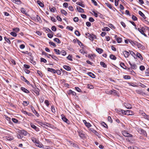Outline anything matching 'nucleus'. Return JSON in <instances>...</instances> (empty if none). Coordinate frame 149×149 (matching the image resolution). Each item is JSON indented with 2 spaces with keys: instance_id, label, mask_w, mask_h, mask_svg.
<instances>
[{
  "instance_id": "9",
  "label": "nucleus",
  "mask_w": 149,
  "mask_h": 149,
  "mask_svg": "<svg viewBox=\"0 0 149 149\" xmlns=\"http://www.w3.org/2000/svg\"><path fill=\"white\" fill-rule=\"evenodd\" d=\"M61 116L62 117V119L63 120L64 122L68 124L69 121L68 119L65 118L64 116L62 114L61 115Z\"/></svg>"
},
{
  "instance_id": "43",
  "label": "nucleus",
  "mask_w": 149,
  "mask_h": 149,
  "mask_svg": "<svg viewBox=\"0 0 149 149\" xmlns=\"http://www.w3.org/2000/svg\"><path fill=\"white\" fill-rule=\"evenodd\" d=\"M145 74L146 76H149V68L146 69L145 71Z\"/></svg>"
},
{
  "instance_id": "17",
  "label": "nucleus",
  "mask_w": 149,
  "mask_h": 149,
  "mask_svg": "<svg viewBox=\"0 0 149 149\" xmlns=\"http://www.w3.org/2000/svg\"><path fill=\"white\" fill-rule=\"evenodd\" d=\"M96 49L97 52L99 54H101L103 52V50L102 49L99 48H96Z\"/></svg>"
},
{
  "instance_id": "45",
  "label": "nucleus",
  "mask_w": 149,
  "mask_h": 149,
  "mask_svg": "<svg viewBox=\"0 0 149 149\" xmlns=\"http://www.w3.org/2000/svg\"><path fill=\"white\" fill-rule=\"evenodd\" d=\"M56 73L58 75H60L61 74V72L59 70H56L55 73Z\"/></svg>"
},
{
  "instance_id": "39",
  "label": "nucleus",
  "mask_w": 149,
  "mask_h": 149,
  "mask_svg": "<svg viewBox=\"0 0 149 149\" xmlns=\"http://www.w3.org/2000/svg\"><path fill=\"white\" fill-rule=\"evenodd\" d=\"M129 52L131 55L133 56L134 58H135L136 56V55L135 54V53L131 51H129Z\"/></svg>"
},
{
  "instance_id": "10",
  "label": "nucleus",
  "mask_w": 149,
  "mask_h": 149,
  "mask_svg": "<svg viewBox=\"0 0 149 149\" xmlns=\"http://www.w3.org/2000/svg\"><path fill=\"white\" fill-rule=\"evenodd\" d=\"M36 145L40 148H42L43 146V145L39 141H37L35 143Z\"/></svg>"
},
{
  "instance_id": "31",
  "label": "nucleus",
  "mask_w": 149,
  "mask_h": 149,
  "mask_svg": "<svg viewBox=\"0 0 149 149\" xmlns=\"http://www.w3.org/2000/svg\"><path fill=\"white\" fill-rule=\"evenodd\" d=\"M110 58L111 59L114 60H115L116 58V57L113 54H111L110 55Z\"/></svg>"
},
{
  "instance_id": "20",
  "label": "nucleus",
  "mask_w": 149,
  "mask_h": 149,
  "mask_svg": "<svg viewBox=\"0 0 149 149\" xmlns=\"http://www.w3.org/2000/svg\"><path fill=\"white\" fill-rule=\"evenodd\" d=\"M23 113L29 116H33V115L31 113H29L27 112L26 111H23Z\"/></svg>"
},
{
  "instance_id": "56",
  "label": "nucleus",
  "mask_w": 149,
  "mask_h": 149,
  "mask_svg": "<svg viewBox=\"0 0 149 149\" xmlns=\"http://www.w3.org/2000/svg\"><path fill=\"white\" fill-rule=\"evenodd\" d=\"M51 29L54 31H55L56 30V27L55 26H53L52 27Z\"/></svg>"
},
{
  "instance_id": "29",
  "label": "nucleus",
  "mask_w": 149,
  "mask_h": 149,
  "mask_svg": "<svg viewBox=\"0 0 149 149\" xmlns=\"http://www.w3.org/2000/svg\"><path fill=\"white\" fill-rule=\"evenodd\" d=\"M122 114L124 115H129V113H128V110L125 111L123 110Z\"/></svg>"
},
{
  "instance_id": "22",
  "label": "nucleus",
  "mask_w": 149,
  "mask_h": 149,
  "mask_svg": "<svg viewBox=\"0 0 149 149\" xmlns=\"http://www.w3.org/2000/svg\"><path fill=\"white\" fill-rule=\"evenodd\" d=\"M39 89L37 88H35L34 89V91L37 95H39Z\"/></svg>"
},
{
  "instance_id": "15",
  "label": "nucleus",
  "mask_w": 149,
  "mask_h": 149,
  "mask_svg": "<svg viewBox=\"0 0 149 149\" xmlns=\"http://www.w3.org/2000/svg\"><path fill=\"white\" fill-rule=\"evenodd\" d=\"M63 68L65 69L67 71H70L71 70V68L68 66L64 65L63 66Z\"/></svg>"
},
{
  "instance_id": "50",
  "label": "nucleus",
  "mask_w": 149,
  "mask_h": 149,
  "mask_svg": "<svg viewBox=\"0 0 149 149\" xmlns=\"http://www.w3.org/2000/svg\"><path fill=\"white\" fill-rule=\"evenodd\" d=\"M108 26L110 28L114 29H115V27L112 24H109L108 25Z\"/></svg>"
},
{
  "instance_id": "2",
  "label": "nucleus",
  "mask_w": 149,
  "mask_h": 149,
  "mask_svg": "<svg viewBox=\"0 0 149 149\" xmlns=\"http://www.w3.org/2000/svg\"><path fill=\"white\" fill-rule=\"evenodd\" d=\"M85 35L87 38L88 37L90 40L92 41H93L94 39L96 38L95 36L93 34L91 35L89 33H86Z\"/></svg>"
},
{
  "instance_id": "61",
  "label": "nucleus",
  "mask_w": 149,
  "mask_h": 149,
  "mask_svg": "<svg viewBox=\"0 0 149 149\" xmlns=\"http://www.w3.org/2000/svg\"><path fill=\"white\" fill-rule=\"evenodd\" d=\"M68 3H64L63 4V6L65 8H68Z\"/></svg>"
},
{
  "instance_id": "57",
  "label": "nucleus",
  "mask_w": 149,
  "mask_h": 149,
  "mask_svg": "<svg viewBox=\"0 0 149 149\" xmlns=\"http://www.w3.org/2000/svg\"><path fill=\"white\" fill-rule=\"evenodd\" d=\"M52 58L54 59V60L57 61L58 58H57L54 55H52Z\"/></svg>"
},
{
  "instance_id": "42",
  "label": "nucleus",
  "mask_w": 149,
  "mask_h": 149,
  "mask_svg": "<svg viewBox=\"0 0 149 149\" xmlns=\"http://www.w3.org/2000/svg\"><path fill=\"white\" fill-rule=\"evenodd\" d=\"M28 56H30V58L31 60H33V58L32 56V54L31 53H28Z\"/></svg>"
},
{
  "instance_id": "47",
  "label": "nucleus",
  "mask_w": 149,
  "mask_h": 149,
  "mask_svg": "<svg viewBox=\"0 0 149 149\" xmlns=\"http://www.w3.org/2000/svg\"><path fill=\"white\" fill-rule=\"evenodd\" d=\"M123 110L121 109H117V112L118 113L120 114L122 113H123Z\"/></svg>"
},
{
  "instance_id": "60",
  "label": "nucleus",
  "mask_w": 149,
  "mask_h": 149,
  "mask_svg": "<svg viewBox=\"0 0 149 149\" xmlns=\"http://www.w3.org/2000/svg\"><path fill=\"white\" fill-rule=\"evenodd\" d=\"M145 69V67L143 65H141L140 67V69L142 71L144 70Z\"/></svg>"
},
{
  "instance_id": "34",
  "label": "nucleus",
  "mask_w": 149,
  "mask_h": 149,
  "mask_svg": "<svg viewBox=\"0 0 149 149\" xmlns=\"http://www.w3.org/2000/svg\"><path fill=\"white\" fill-rule=\"evenodd\" d=\"M123 78L125 79H131L130 76L127 75L123 76Z\"/></svg>"
},
{
  "instance_id": "63",
  "label": "nucleus",
  "mask_w": 149,
  "mask_h": 149,
  "mask_svg": "<svg viewBox=\"0 0 149 149\" xmlns=\"http://www.w3.org/2000/svg\"><path fill=\"white\" fill-rule=\"evenodd\" d=\"M47 36L49 38H51L53 37V35L51 33V34L48 33L47 34Z\"/></svg>"
},
{
  "instance_id": "7",
  "label": "nucleus",
  "mask_w": 149,
  "mask_h": 149,
  "mask_svg": "<svg viewBox=\"0 0 149 149\" xmlns=\"http://www.w3.org/2000/svg\"><path fill=\"white\" fill-rule=\"evenodd\" d=\"M30 126L32 128L34 129L36 132H38L39 131V128L34 125L33 123H31L30 124Z\"/></svg>"
},
{
  "instance_id": "53",
  "label": "nucleus",
  "mask_w": 149,
  "mask_h": 149,
  "mask_svg": "<svg viewBox=\"0 0 149 149\" xmlns=\"http://www.w3.org/2000/svg\"><path fill=\"white\" fill-rule=\"evenodd\" d=\"M67 29H69V30L71 31H72L73 30V27L72 26H68L67 27V28H66Z\"/></svg>"
},
{
  "instance_id": "32",
  "label": "nucleus",
  "mask_w": 149,
  "mask_h": 149,
  "mask_svg": "<svg viewBox=\"0 0 149 149\" xmlns=\"http://www.w3.org/2000/svg\"><path fill=\"white\" fill-rule=\"evenodd\" d=\"M112 94L114 95H117V91L114 89L112 90Z\"/></svg>"
},
{
  "instance_id": "5",
  "label": "nucleus",
  "mask_w": 149,
  "mask_h": 149,
  "mask_svg": "<svg viewBox=\"0 0 149 149\" xmlns=\"http://www.w3.org/2000/svg\"><path fill=\"white\" fill-rule=\"evenodd\" d=\"M137 131L140 134H142L145 136H147V133L145 131L141 129H138Z\"/></svg>"
},
{
  "instance_id": "25",
  "label": "nucleus",
  "mask_w": 149,
  "mask_h": 149,
  "mask_svg": "<svg viewBox=\"0 0 149 149\" xmlns=\"http://www.w3.org/2000/svg\"><path fill=\"white\" fill-rule=\"evenodd\" d=\"M88 75L92 78H94L95 77V75L91 72H89L88 73Z\"/></svg>"
},
{
  "instance_id": "38",
  "label": "nucleus",
  "mask_w": 149,
  "mask_h": 149,
  "mask_svg": "<svg viewBox=\"0 0 149 149\" xmlns=\"http://www.w3.org/2000/svg\"><path fill=\"white\" fill-rule=\"evenodd\" d=\"M54 50L57 54L59 55L60 54V52L59 50L57 49H54Z\"/></svg>"
},
{
  "instance_id": "37",
  "label": "nucleus",
  "mask_w": 149,
  "mask_h": 149,
  "mask_svg": "<svg viewBox=\"0 0 149 149\" xmlns=\"http://www.w3.org/2000/svg\"><path fill=\"white\" fill-rule=\"evenodd\" d=\"M60 54H61L63 56H65L66 54V52L64 50H62L60 52Z\"/></svg>"
},
{
  "instance_id": "59",
  "label": "nucleus",
  "mask_w": 149,
  "mask_h": 149,
  "mask_svg": "<svg viewBox=\"0 0 149 149\" xmlns=\"http://www.w3.org/2000/svg\"><path fill=\"white\" fill-rule=\"evenodd\" d=\"M108 121L110 123H111L112 122V120L110 116H108Z\"/></svg>"
},
{
  "instance_id": "64",
  "label": "nucleus",
  "mask_w": 149,
  "mask_h": 149,
  "mask_svg": "<svg viewBox=\"0 0 149 149\" xmlns=\"http://www.w3.org/2000/svg\"><path fill=\"white\" fill-rule=\"evenodd\" d=\"M17 136L18 138L20 139H22L23 136H21L20 134H17Z\"/></svg>"
},
{
  "instance_id": "30",
  "label": "nucleus",
  "mask_w": 149,
  "mask_h": 149,
  "mask_svg": "<svg viewBox=\"0 0 149 149\" xmlns=\"http://www.w3.org/2000/svg\"><path fill=\"white\" fill-rule=\"evenodd\" d=\"M100 65L104 68H107V66L105 63L103 62H101L100 63Z\"/></svg>"
},
{
  "instance_id": "49",
  "label": "nucleus",
  "mask_w": 149,
  "mask_h": 149,
  "mask_svg": "<svg viewBox=\"0 0 149 149\" xmlns=\"http://www.w3.org/2000/svg\"><path fill=\"white\" fill-rule=\"evenodd\" d=\"M67 58L70 61H72V57L71 55H69L67 57Z\"/></svg>"
},
{
  "instance_id": "36",
  "label": "nucleus",
  "mask_w": 149,
  "mask_h": 149,
  "mask_svg": "<svg viewBox=\"0 0 149 149\" xmlns=\"http://www.w3.org/2000/svg\"><path fill=\"white\" fill-rule=\"evenodd\" d=\"M76 3L78 5H79L80 6H81V7L83 8H84L85 6L84 5L82 4L81 3L79 2H78Z\"/></svg>"
},
{
  "instance_id": "51",
  "label": "nucleus",
  "mask_w": 149,
  "mask_h": 149,
  "mask_svg": "<svg viewBox=\"0 0 149 149\" xmlns=\"http://www.w3.org/2000/svg\"><path fill=\"white\" fill-rule=\"evenodd\" d=\"M12 121L15 123H17L18 121V120L15 118H12Z\"/></svg>"
},
{
  "instance_id": "24",
  "label": "nucleus",
  "mask_w": 149,
  "mask_h": 149,
  "mask_svg": "<svg viewBox=\"0 0 149 149\" xmlns=\"http://www.w3.org/2000/svg\"><path fill=\"white\" fill-rule=\"evenodd\" d=\"M106 5L110 9H112V6L111 4L108 2H106L105 3Z\"/></svg>"
},
{
  "instance_id": "16",
  "label": "nucleus",
  "mask_w": 149,
  "mask_h": 149,
  "mask_svg": "<svg viewBox=\"0 0 149 149\" xmlns=\"http://www.w3.org/2000/svg\"><path fill=\"white\" fill-rule=\"evenodd\" d=\"M47 71H48L52 72L53 73H55L56 70L53 68H47Z\"/></svg>"
},
{
  "instance_id": "3",
  "label": "nucleus",
  "mask_w": 149,
  "mask_h": 149,
  "mask_svg": "<svg viewBox=\"0 0 149 149\" xmlns=\"http://www.w3.org/2000/svg\"><path fill=\"white\" fill-rule=\"evenodd\" d=\"M138 30L145 37H147V35L144 33L145 29L144 27H141L140 28H138Z\"/></svg>"
},
{
  "instance_id": "44",
  "label": "nucleus",
  "mask_w": 149,
  "mask_h": 149,
  "mask_svg": "<svg viewBox=\"0 0 149 149\" xmlns=\"http://www.w3.org/2000/svg\"><path fill=\"white\" fill-rule=\"evenodd\" d=\"M74 33L76 36H79L80 35V34L79 32L77 30L75 31L74 32Z\"/></svg>"
},
{
  "instance_id": "52",
  "label": "nucleus",
  "mask_w": 149,
  "mask_h": 149,
  "mask_svg": "<svg viewBox=\"0 0 149 149\" xmlns=\"http://www.w3.org/2000/svg\"><path fill=\"white\" fill-rule=\"evenodd\" d=\"M10 34L14 37H16L17 36V34L14 32H12L10 33Z\"/></svg>"
},
{
  "instance_id": "13",
  "label": "nucleus",
  "mask_w": 149,
  "mask_h": 149,
  "mask_svg": "<svg viewBox=\"0 0 149 149\" xmlns=\"http://www.w3.org/2000/svg\"><path fill=\"white\" fill-rule=\"evenodd\" d=\"M77 9L80 13H83L84 12V9L79 6H77Z\"/></svg>"
},
{
  "instance_id": "4",
  "label": "nucleus",
  "mask_w": 149,
  "mask_h": 149,
  "mask_svg": "<svg viewBox=\"0 0 149 149\" xmlns=\"http://www.w3.org/2000/svg\"><path fill=\"white\" fill-rule=\"evenodd\" d=\"M122 134L123 135L125 136L128 137L130 138V140H132V135L131 134L128 133L127 131H123Z\"/></svg>"
},
{
  "instance_id": "46",
  "label": "nucleus",
  "mask_w": 149,
  "mask_h": 149,
  "mask_svg": "<svg viewBox=\"0 0 149 149\" xmlns=\"http://www.w3.org/2000/svg\"><path fill=\"white\" fill-rule=\"evenodd\" d=\"M132 18L134 21H136L137 20V17L133 15H132Z\"/></svg>"
},
{
  "instance_id": "35",
  "label": "nucleus",
  "mask_w": 149,
  "mask_h": 149,
  "mask_svg": "<svg viewBox=\"0 0 149 149\" xmlns=\"http://www.w3.org/2000/svg\"><path fill=\"white\" fill-rule=\"evenodd\" d=\"M110 29L107 27H105L102 29V30L103 31H109Z\"/></svg>"
},
{
  "instance_id": "41",
  "label": "nucleus",
  "mask_w": 149,
  "mask_h": 149,
  "mask_svg": "<svg viewBox=\"0 0 149 149\" xmlns=\"http://www.w3.org/2000/svg\"><path fill=\"white\" fill-rule=\"evenodd\" d=\"M54 41L57 42V43H61V41L59 40V39L58 38H55L54 39Z\"/></svg>"
},
{
  "instance_id": "27",
  "label": "nucleus",
  "mask_w": 149,
  "mask_h": 149,
  "mask_svg": "<svg viewBox=\"0 0 149 149\" xmlns=\"http://www.w3.org/2000/svg\"><path fill=\"white\" fill-rule=\"evenodd\" d=\"M37 3L40 7H43L44 6V5L40 1H37Z\"/></svg>"
},
{
  "instance_id": "48",
  "label": "nucleus",
  "mask_w": 149,
  "mask_h": 149,
  "mask_svg": "<svg viewBox=\"0 0 149 149\" xmlns=\"http://www.w3.org/2000/svg\"><path fill=\"white\" fill-rule=\"evenodd\" d=\"M40 61L41 62H43L44 63H46L47 62V60L45 59L42 58H40Z\"/></svg>"
},
{
  "instance_id": "11",
  "label": "nucleus",
  "mask_w": 149,
  "mask_h": 149,
  "mask_svg": "<svg viewBox=\"0 0 149 149\" xmlns=\"http://www.w3.org/2000/svg\"><path fill=\"white\" fill-rule=\"evenodd\" d=\"M20 133L24 136H27L28 135H29V134L27 132L24 130L20 131Z\"/></svg>"
},
{
  "instance_id": "54",
  "label": "nucleus",
  "mask_w": 149,
  "mask_h": 149,
  "mask_svg": "<svg viewBox=\"0 0 149 149\" xmlns=\"http://www.w3.org/2000/svg\"><path fill=\"white\" fill-rule=\"evenodd\" d=\"M92 2L94 4L95 6H97V2L95 0H91Z\"/></svg>"
},
{
  "instance_id": "40",
  "label": "nucleus",
  "mask_w": 149,
  "mask_h": 149,
  "mask_svg": "<svg viewBox=\"0 0 149 149\" xmlns=\"http://www.w3.org/2000/svg\"><path fill=\"white\" fill-rule=\"evenodd\" d=\"M51 111H52V112H53L54 113H55L56 110H55L54 107V106H52L51 107Z\"/></svg>"
},
{
  "instance_id": "26",
  "label": "nucleus",
  "mask_w": 149,
  "mask_h": 149,
  "mask_svg": "<svg viewBox=\"0 0 149 149\" xmlns=\"http://www.w3.org/2000/svg\"><path fill=\"white\" fill-rule=\"evenodd\" d=\"M61 13L66 16L68 14L67 12L63 9L61 10Z\"/></svg>"
},
{
  "instance_id": "12",
  "label": "nucleus",
  "mask_w": 149,
  "mask_h": 149,
  "mask_svg": "<svg viewBox=\"0 0 149 149\" xmlns=\"http://www.w3.org/2000/svg\"><path fill=\"white\" fill-rule=\"evenodd\" d=\"M123 53L124 56L126 58L128 57L130 54L129 52L126 51H123Z\"/></svg>"
},
{
  "instance_id": "23",
  "label": "nucleus",
  "mask_w": 149,
  "mask_h": 149,
  "mask_svg": "<svg viewBox=\"0 0 149 149\" xmlns=\"http://www.w3.org/2000/svg\"><path fill=\"white\" fill-rule=\"evenodd\" d=\"M116 35L115 36V38H116V40L118 43H120L122 41L121 38H117Z\"/></svg>"
},
{
  "instance_id": "19",
  "label": "nucleus",
  "mask_w": 149,
  "mask_h": 149,
  "mask_svg": "<svg viewBox=\"0 0 149 149\" xmlns=\"http://www.w3.org/2000/svg\"><path fill=\"white\" fill-rule=\"evenodd\" d=\"M21 89L24 92L26 93H29V90H27L25 88L22 87L21 88Z\"/></svg>"
},
{
  "instance_id": "21",
  "label": "nucleus",
  "mask_w": 149,
  "mask_h": 149,
  "mask_svg": "<svg viewBox=\"0 0 149 149\" xmlns=\"http://www.w3.org/2000/svg\"><path fill=\"white\" fill-rule=\"evenodd\" d=\"M136 56L140 58V59L141 60L143 59V58L139 52H137L136 53Z\"/></svg>"
},
{
  "instance_id": "6",
  "label": "nucleus",
  "mask_w": 149,
  "mask_h": 149,
  "mask_svg": "<svg viewBox=\"0 0 149 149\" xmlns=\"http://www.w3.org/2000/svg\"><path fill=\"white\" fill-rule=\"evenodd\" d=\"M30 107L32 112L35 114L36 116L38 117L39 116V115L38 112L36 111L34 107L31 105L30 106Z\"/></svg>"
},
{
  "instance_id": "58",
  "label": "nucleus",
  "mask_w": 149,
  "mask_h": 149,
  "mask_svg": "<svg viewBox=\"0 0 149 149\" xmlns=\"http://www.w3.org/2000/svg\"><path fill=\"white\" fill-rule=\"evenodd\" d=\"M128 84L129 86H132L133 87H136L137 86L135 84L133 83H128Z\"/></svg>"
},
{
  "instance_id": "62",
  "label": "nucleus",
  "mask_w": 149,
  "mask_h": 149,
  "mask_svg": "<svg viewBox=\"0 0 149 149\" xmlns=\"http://www.w3.org/2000/svg\"><path fill=\"white\" fill-rule=\"evenodd\" d=\"M69 92L71 93L73 95H76V93L75 92L72 91L71 90H70Z\"/></svg>"
},
{
  "instance_id": "55",
  "label": "nucleus",
  "mask_w": 149,
  "mask_h": 149,
  "mask_svg": "<svg viewBox=\"0 0 149 149\" xmlns=\"http://www.w3.org/2000/svg\"><path fill=\"white\" fill-rule=\"evenodd\" d=\"M45 103L47 107H48L49 105V102L47 100H45Z\"/></svg>"
},
{
  "instance_id": "28",
  "label": "nucleus",
  "mask_w": 149,
  "mask_h": 149,
  "mask_svg": "<svg viewBox=\"0 0 149 149\" xmlns=\"http://www.w3.org/2000/svg\"><path fill=\"white\" fill-rule=\"evenodd\" d=\"M120 65L121 67H122L123 69H127V68H126L127 67H126V66L125 65L124 63H120Z\"/></svg>"
},
{
  "instance_id": "33",
  "label": "nucleus",
  "mask_w": 149,
  "mask_h": 149,
  "mask_svg": "<svg viewBox=\"0 0 149 149\" xmlns=\"http://www.w3.org/2000/svg\"><path fill=\"white\" fill-rule=\"evenodd\" d=\"M4 39L9 44H10L11 43V42L9 39L7 38L6 37H4Z\"/></svg>"
},
{
  "instance_id": "1",
  "label": "nucleus",
  "mask_w": 149,
  "mask_h": 149,
  "mask_svg": "<svg viewBox=\"0 0 149 149\" xmlns=\"http://www.w3.org/2000/svg\"><path fill=\"white\" fill-rule=\"evenodd\" d=\"M130 42L132 45L136 46L138 48L144 50L145 48L144 46L137 42L131 40Z\"/></svg>"
},
{
  "instance_id": "18",
  "label": "nucleus",
  "mask_w": 149,
  "mask_h": 149,
  "mask_svg": "<svg viewBox=\"0 0 149 149\" xmlns=\"http://www.w3.org/2000/svg\"><path fill=\"white\" fill-rule=\"evenodd\" d=\"M139 14L144 19H146V17L145 16V15L141 11H139Z\"/></svg>"
},
{
  "instance_id": "14",
  "label": "nucleus",
  "mask_w": 149,
  "mask_h": 149,
  "mask_svg": "<svg viewBox=\"0 0 149 149\" xmlns=\"http://www.w3.org/2000/svg\"><path fill=\"white\" fill-rule=\"evenodd\" d=\"M78 134L81 138H83L85 136V135L82 131H78Z\"/></svg>"
},
{
  "instance_id": "8",
  "label": "nucleus",
  "mask_w": 149,
  "mask_h": 149,
  "mask_svg": "<svg viewBox=\"0 0 149 149\" xmlns=\"http://www.w3.org/2000/svg\"><path fill=\"white\" fill-rule=\"evenodd\" d=\"M124 105L125 107L127 109H131L132 108V106L130 104L127 103H125Z\"/></svg>"
}]
</instances>
